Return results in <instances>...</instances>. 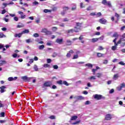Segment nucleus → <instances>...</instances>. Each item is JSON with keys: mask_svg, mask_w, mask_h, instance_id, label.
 I'll use <instances>...</instances> for the list:
<instances>
[{"mask_svg": "<svg viewBox=\"0 0 125 125\" xmlns=\"http://www.w3.org/2000/svg\"><path fill=\"white\" fill-rule=\"evenodd\" d=\"M102 4H104V5H107V6H109V7H112L111 2L107 1V0H103L102 1Z\"/></svg>", "mask_w": 125, "mask_h": 125, "instance_id": "nucleus-1", "label": "nucleus"}, {"mask_svg": "<svg viewBox=\"0 0 125 125\" xmlns=\"http://www.w3.org/2000/svg\"><path fill=\"white\" fill-rule=\"evenodd\" d=\"M75 29H69L67 31L68 34H70V33H73V32H75V33H78L79 32V28L77 27H74Z\"/></svg>", "mask_w": 125, "mask_h": 125, "instance_id": "nucleus-2", "label": "nucleus"}, {"mask_svg": "<svg viewBox=\"0 0 125 125\" xmlns=\"http://www.w3.org/2000/svg\"><path fill=\"white\" fill-rule=\"evenodd\" d=\"M94 99H96L97 100H100L102 98H105V97H103L101 95L95 94L93 96Z\"/></svg>", "mask_w": 125, "mask_h": 125, "instance_id": "nucleus-3", "label": "nucleus"}, {"mask_svg": "<svg viewBox=\"0 0 125 125\" xmlns=\"http://www.w3.org/2000/svg\"><path fill=\"white\" fill-rule=\"evenodd\" d=\"M99 22L101 24H103L104 25H105L107 23V21L106 19L104 18H102L99 20Z\"/></svg>", "mask_w": 125, "mask_h": 125, "instance_id": "nucleus-4", "label": "nucleus"}, {"mask_svg": "<svg viewBox=\"0 0 125 125\" xmlns=\"http://www.w3.org/2000/svg\"><path fill=\"white\" fill-rule=\"evenodd\" d=\"M125 83H123L120 84V86H118L117 87V90H118V91H121V90H122L123 88H125Z\"/></svg>", "mask_w": 125, "mask_h": 125, "instance_id": "nucleus-5", "label": "nucleus"}, {"mask_svg": "<svg viewBox=\"0 0 125 125\" xmlns=\"http://www.w3.org/2000/svg\"><path fill=\"white\" fill-rule=\"evenodd\" d=\"M112 119V115L110 114H107L105 115L104 120L105 121H110V120Z\"/></svg>", "mask_w": 125, "mask_h": 125, "instance_id": "nucleus-6", "label": "nucleus"}, {"mask_svg": "<svg viewBox=\"0 0 125 125\" xmlns=\"http://www.w3.org/2000/svg\"><path fill=\"white\" fill-rule=\"evenodd\" d=\"M18 13L19 14H20L21 19H25V18H26V15H23L24 14V13H23V12H21V11H19L18 12Z\"/></svg>", "mask_w": 125, "mask_h": 125, "instance_id": "nucleus-7", "label": "nucleus"}, {"mask_svg": "<svg viewBox=\"0 0 125 125\" xmlns=\"http://www.w3.org/2000/svg\"><path fill=\"white\" fill-rule=\"evenodd\" d=\"M56 42H57V43H59V44H62L63 43V38L57 39L56 40Z\"/></svg>", "mask_w": 125, "mask_h": 125, "instance_id": "nucleus-8", "label": "nucleus"}, {"mask_svg": "<svg viewBox=\"0 0 125 125\" xmlns=\"http://www.w3.org/2000/svg\"><path fill=\"white\" fill-rule=\"evenodd\" d=\"M22 80H23L24 81H26V82H28L29 81L31 80V78H28L27 76H23L21 77Z\"/></svg>", "mask_w": 125, "mask_h": 125, "instance_id": "nucleus-9", "label": "nucleus"}, {"mask_svg": "<svg viewBox=\"0 0 125 125\" xmlns=\"http://www.w3.org/2000/svg\"><path fill=\"white\" fill-rule=\"evenodd\" d=\"M5 88H6V87L5 86H2L0 87V92L1 93H3L4 91H5Z\"/></svg>", "mask_w": 125, "mask_h": 125, "instance_id": "nucleus-10", "label": "nucleus"}, {"mask_svg": "<svg viewBox=\"0 0 125 125\" xmlns=\"http://www.w3.org/2000/svg\"><path fill=\"white\" fill-rule=\"evenodd\" d=\"M18 77H15L14 78L13 77H9L8 79V80L9 82H12V81H15V80H17Z\"/></svg>", "mask_w": 125, "mask_h": 125, "instance_id": "nucleus-11", "label": "nucleus"}, {"mask_svg": "<svg viewBox=\"0 0 125 125\" xmlns=\"http://www.w3.org/2000/svg\"><path fill=\"white\" fill-rule=\"evenodd\" d=\"M57 10V7H53L51 10H47V12H51V11H56Z\"/></svg>", "mask_w": 125, "mask_h": 125, "instance_id": "nucleus-12", "label": "nucleus"}, {"mask_svg": "<svg viewBox=\"0 0 125 125\" xmlns=\"http://www.w3.org/2000/svg\"><path fill=\"white\" fill-rule=\"evenodd\" d=\"M78 119V116H72L70 118V121H76Z\"/></svg>", "mask_w": 125, "mask_h": 125, "instance_id": "nucleus-13", "label": "nucleus"}, {"mask_svg": "<svg viewBox=\"0 0 125 125\" xmlns=\"http://www.w3.org/2000/svg\"><path fill=\"white\" fill-rule=\"evenodd\" d=\"M29 33H30L29 29H25L21 32V34L23 35V34H29Z\"/></svg>", "mask_w": 125, "mask_h": 125, "instance_id": "nucleus-14", "label": "nucleus"}, {"mask_svg": "<svg viewBox=\"0 0 125 125\" xmlns=\"http://www.w3.org/2000/svg\"><path fill=\"white\" fill-rule=\"evenodd\" d=\"M113 38H116L118 39L119 38V34H118V32H115L112 36Z\"/></svg>", "mask_w": 125, "mask_h": 125, "instance_id": "nucleus-15", "label": "nucleus"}, {"mask_svg": "<svg viewBox=\"0 0 125 125\" xmlns=\"http://www.w3.org/2000/svg\"><path fill=\"white\" fill-rule=\"evenodd\" d=\"M103 55H104V54H102L101 53H97V57H99V58L103 57Z\"/></svg>", "mask_w": 125, "mask_h": 125, "instance_id": "nucleus-16", "label": "nucleus"}, {"mask_svg": "<svg viewBox=\"0 0 125 125\" xmlns=\"http://www.w3.org/2000/svg\"><path fill=\"white\" fill-rule=\"evenodd\" d=\"M22 35V33H19V34H16L15 35V38H17V37H18V38H21Z\"/></svg>", "mask_w": 125, "mask_h": 125, "instance_id": "nucleus-17", "label": "nucleus"}, {"mask_svg": "<svg viewBox=\"0 0 125 125\" xmlns=\"http://www.w3.org/2000/svg\"><path fill=\"white\" fill-rule=\"evenodd\" d=\"M24 25L23 23H20V24H18L17 26V28H23Z\"/></svg>", "mask_w": 125, "mask_h": 125, "instance_id": "nucleus-18", "label": "nucleus"}, {"mask_svg": "<svg viewBox=\"0 0 125 125\" xmlns=\"http://www.w3.org/2000/svg\"><path fill=\"white\" fill-rule=\"evenodd\" d=\"M98 38H93L91 40L92 42H98Z\"/></svg>", "mask_w": 125, "mask_h": 125, "instance_id": "nucleus-19", "label": "nucleus"}, {"mask_svg": "<svg viewBox=\"0 0 125 125\" xmlns=\"http://www.w3.org/2000/svg\"><path fill=\"white\" fill-rule=\"evenodd\" d=\"M85 66L88 67L89 68H92V67H93V65L91 63L85 64Z\"/></svg>", "mask_w": 125, "mask_h": 125, "instance_id": "nucleus-20", "label": "nucleus"}, {"mask_svg": "<svg viewBox=\"0 0 125 125\" xmlns=\"http://www.w3.org/2000/svg\"><path fill=\"white\" fill-rule=\"evenodd\" d=\"M72 44V41L70 40L66 41V45H71Z\"/></svg>", "mask_w": 125, "mask_h": 125, "instance_id": "nucleus-21", "label": "nucleus"}, {"mask_svg": "<svg viewBox=\"0 0 125 125\" xmlns=\"http://www.w3.org/2000/svg\"><path fill=\"white\" fill-rule=\"evenodd\" d=\"M25 42H27V43H30V42H33V40H32L31 39H29L26 40Z\"/></svg>", "mask_w": 125, "mask_h": 125, "instance_id": "nucleus-22", "label": "nucleus"}, {"mask_svg": "<svg viewBox=\"0 0 125 125\" xmlns=\"http://www.w3.org/2000/svg\"><path fill=\"white\" fill-rule=\"evenodd\" d=\"M88 79L90 80H93L95 81V80H96V78H95V76H91L90 78H88Z\"/></svg>", "mask_w": 125, "mask_h": 125, "instance_id": "nucleus-23", "label": "nucleus"}, {"mask_svg": "<svg viewBox=\"0 0 125 125\" xmlns=\"http://www.w3.org/2000/svg\"><path fill=\"white\" fill-rule=\"evenodd\" d=\"M80 123H81V120H79L74 123H73L71 124V125H79Z\"/></svg>", "mask_w": 125, "mask_h": 125, "instance_id": "nucleus-24", "label": "nucleus"}, {"mask_svg": "<svg viewBox=\"0 0 125 125\" xmlns=\"http://www.w3.org/2000/svg\"><path fill=\"white\" fill-rule=\"evenodd\" d=\"M44 48V45H41L39 46V49H40V50H42Z\"/></svg>", "mask_w": 125, "mask_h": 125, "instance_id": "nucleus-25", "label": "nucleus"}, {"mask_svg": "<svg viewBox=\"0 0 125 125\" xmlns=\"http://www.w3.org/2000/svg\"><path fill=\"white\" fill-rule=\"evenodd\" d=\"M42 33H47V29L46 28H43L42 30Z\"/></svg>", "mask_w": 125, "mask_h": 125, "instance_id": "nucleus-26", "label": "nucleus"}, {"mask_svg": "<svg viewBox=\"0 0 125 125\" xmlns=\"http://www.w3.org/2000/svg\"><path fill=\"white\" fill-rule=\"evenodd\" d=\"M6 38V36H5L3 33H0V38Z\"/></svg>", "mask_w": 125, "mask_h": 125, "instance_id": "nucleus-27", "label": "nucleus"}, {"mask_svg": "<svg viewBox=\"0 0 125 125\" xmlns=\"http://www.w3.org/2000/svg\"><path fill=\"white\" fill-rule=\"evenodd\" d=\"M96 15L97 17H100L101 16H102V14H101V12H98Z\"/></svg>", "mask_w": 125, "mask_h": 125, "instance_id": "nucleus-28", "label": "nucleus"}, {"mask_svg": "<svg viewBox=\"0 0 125 125\" xmlns=\"http://www.w3.org/2000/svg\"><path fill=\"white\" fill-rule=\"evenodd\" d=\"M57 83H58V84H62L63 81L62 80H60L57 82Z\"/></svg>", "mask_w": 125, "mask_h": 125, "instance_id": "nucleus-29", "label": "nucleus"}, {"mask_svg": "<svg viewBox=\"0 0 125 125\" xmlns=\"http://www.w3.org/2000/svg\"><path fill=\"white\" fill-rule=\"evenodd\" d=\"M103 64H104V65H106V64H108V60H104Z\"/></svg>", "mask_w": 125, "mask_h": 125, "instance_id": "nucleus-30", "label": "nucleus"}, {"mask_svg": "<svg viewBox=\"0 0 125 125\" xmlns=\"http://www.w3.org/2000/svg\"><path fill=\"white\" fill-rule=\"evenodd\" d=\"M49 118L51 120H55V119H56L55 116H54V115H51Z\"/></svg>", "mask_w": 125, "mask_h": 125, "instance_id": "nucleus-31", "label": "nucleus"}, {"mask_svg": "<svg viewBox=\"0 0 125 125\" xmlns=\"http://www.w3.org/2000/svg\"><path fill=\"white\" fill-rule=\"evenodd\" d=\"M102 76V73L99 72L97 73V77L98 78H101V77Z\"/></svg>", "mask_w": 125, "mask_h": 125, "instance_id": "nucleus-32", "label": "nucleus"}, {"mask_svg": "<svg viewBox=\"0 0 125 125\" xmlns=\"http://www.w3.org/2000/svg\"><path fill=\"white\" fill-rule=\"evenodd\" d=\"M62 84H64L65 85H66L67 86H68V85H69V83H68L66 81H63L62 82Z\"/></svg>", "mask_w": 125, "mask_h": 125, "instance_id": "nucleus-33", "label": "nucleus"}, {"mask_svg": "<svg viewBox=\"0 0 125 125\" xmlns=\"http://www.w3.org/2000/svg\"><path fill=\"white\" fill-rule=\"evenodd\" d=\"M34 69L35 70V71H39V68H38V66L37 65H34Z\"/></svg>", "mask_w": 125, "mask_h": 125, "instance_id": "nucleus-34", "label": "nucleus"}, {"mask_svg": "<svg viewBox=\"0 0 125 125\" xmlns=\"http://www.w3.org/2000/svg\"><path fill=\"white\" fill-rule=\"evenodd\" d=\"M33 37H34V38H38V37H40V35L38 33H35L33 34Z\"/></svg>", "mask_w": 125, "mask_h": 125, "instance_id": "nucleus-35", "label": "nucleus"}, {"mask_svg": "<svg viewBox=\"0 0 125 125\" xmlns=\"http://www.w3.org/2000/svg\"><path fill=\"white\" fill-rule=\"evenodd\" d=\"M14 20L15 21H16V22H17V21H18L19 20V18H18L17 17H16V16H15L14 17Z\"/></svg>", "mask_w": 125, "mask_h": 125, "instance_id": "nucleus-36", "label": "nucleus"}, {"mask_svg": "<svg viewBox=\"0 0 125 125\" xmlns=\"http://www.w3.org/2000/svg\"><path fill=\"white\" fill-rule=\"evenodd\" d=\"M77 58H79V56L78 55H74L73 56V59H77Z\"/></svg>", "mask_w": 125, "mask_h": 125, "instance_id": "nucleus-37", "label": "nucleus"}, {"mask_svg": "<svg viewBox=\"0 0 125 125\" xmlns=\"http://www.w3.org/2000/svg\"><path fill=\"white\" fill-rule=\"evenodd\" d=\"M118 64H120V65H122V66H125V62H120Z\"/></svg>", "mask_w": 125, "mask_h": 125, "instance_id": "nucleus-38", "label": "nucleus"}, {"mask_svg": "<svg viewBox=\"0 0 125 125\" xmlns=\"http://www.w3.org/2000/svg\"><path fill=\"white\" fill-rule=\"evenodd\" d=\"M122 41H123V38H120L119 41H118L117 43H118V44H121Z\"/></svg>", "mask_w": 125, "mask_h": 125, "instance_id": "nucleus-39", "label": "nucleus"}, {"mask_svg": "<svg viewBox=\"0 0 125 125\" xmlns=\"http://www.w3.org/2000/svg\"><path fill=\"white\" fill-rule=\"evenodd\" d=\"M104 49V48L102 46H99L98 48V50H103Z\"/></svg>", "mask_w": 125, "mask_h": 125, "instance_id": "nucleus-40", "label": "nucleus"}, {"mask_svg": "<svg viewBox=\"0 0 125 125\" xmlns=\"http://www.w3.org/2000/svg\"><path fill=\"white\" fill-rule=\"evenodd\" d=\"M112 50L115 51L116 49H117V46H113L111 48Z\"/></svg>", "mask_w": 125, "mask_h": 125, "instance_id": "nucleus-41", "label": "nucleus"}, {"mask_svg": "<svg viewBox=\"0 0 125 125\" xmlns=\"http://www.w3.org/2000/svg\"><path fill=\"white\" fill-rule=\"evenodd\" d=\"M57 27H53L52 28V31H53L54 32H55V31H56V30H57Z\"/></svg>", "mask_w": 125, "mask_h": 125, "instance_id": "nucleus-42", "label": "nucleus"}, {"mask_svg": "<svg viewBox=\"0 0 125 125\" xmlns=\"http://www.w3.org/2000/svg\"><path fill=\"white\" fill-rule=\"evenodd\" d=\"M115 91V90H114V89H111L110 91H109V93L110 94H111L112 93H114Z\"/></svg>", "mask_w": 125, "mask_h": 125, "instance_id": "nucleus-43", "label": "nucleus"}, {"mask_svg": "<svg viewBox=\"0 0 125 125\" xmlns=\"http://www.w3.org/2000/svg\"><path fill=\"white\" fill-rule=\"evenodd\" d=\"M3 63H6V62H5V61H2L0 63V66H2Z\"/></svg>", "mask_w": 125, "mask_h": 125, "instance_id": "nucleus-44", "label": "nucleus"}, {"mask_svg": "<svg viewBox=\"0 0 125 125\" xmlns=\"http://www.w3.org/2000/svg\"><path fill=\"white\" fill-rule=\"evenodd\" d=\"M89 104H90L89 101H87L85 102V105H89Z\"/></svg>", "mask_w": 125, "mask_h": 125, "instance_id": "nucleus-45", "label": "nucleus"}, {"mask_svg": "<svg viewBox=\"0 0 125 125\" xmlns=\"http://www.w3.org/2000/svg\"><path fill=\"white\" fill-rule=\"evenodd\" d=\"M113 77L115 79H118L119 78V75L118 74H115Z\"/></svg>", "mask_w": 125, "mask_h": 125, "instance_id": "nucleus-46", "label": "nucleus"}, {"mask_svg": "<svg viewBox=\"0 0 125 125\" xmlns=\"http://www.w3.org/2000/svg\"><path fill=\"white\" fill-rule=\"evenodd\" d=\"M115 16L116 17H117V18H118V19L119 18V17H120V15L118 14L117 13H115Z\"/></svg>", "mask_w": 125, "mask_h": 125, "instance_id": "nucleus-47", "label": "nucleus"}, {"mask_svg": "<svg viewBox=\"0 0 125 125\" xmlns=\"http://www.w3.org/2000/svg\"><path fill=\"white\" fill-rule=\"evenodd\" d=\"M80 7H81V8H83V7H84V6H83V3L81 2L80 3Z\"/></svg>", "mask_w": 125, "mask_h": 125, "instance_id": "nucleus-48", "label": "nucleus"}, {"mask_svg": "<svg viewBox=\"0 0 125 125\" xmlns=\"http://www.w3.org/2000/svg\"><path fill=\"white\" fill-rule=\"evenodd\" d=\"M33 62H34V59H31L29 60V63H30V64H32V63H33Z\"/></svg>", "mask_w": 125, "mask_h": 125, "instance_id": "nucleus-49", "label": "nucleus"}, {"mask_svg": "<svg viewBox=\"0 0 125 125\" xmlns=\"http://www.w3.org/2000/svg\"><path fill=\"white\" fill-rule=\"evenodd\" d=\"M53 67L54 69H58V65H53Z\"/></svg>", "mask_w": 125, "mask_h": 125, "instance_id": "nucleus-50", "label": "nucleus"}, {"mask_svg": "<svg viewBox=\"0 0 125 125\" xmlns=\"http://www.w3.org/2000/svg\"><path fill=\"white\" fill-rule=\"evenodd\" d=\"M83 35H81L79 38V40H80V41H82V40H83Z\"/></svg>", "mask_w": 125, "mask_h": 125, "instance_id": "nucleus-51", "label": "nucleus"}, {"mask_svg": "<svg viewBox=\"0 0 125 125\" xmlns=\"http://www.w3.org/2000/svg\"><path fill=\"white\" fill-rule=\"evenodd\" d=\"M97 69H93L92 72L93 73V75H95V72H96Z\"/></svg>", "mask_w": 125, "mask_h": 125, "instance_id": "nucleus-52", "label": "nucleus"}, {"mask_svg": "<svg viewBox=\"0 0 125 125\" xmlns=\"http://www.w3.org/2000/svg\"><path fill=\"white\" fill-rule=\"evenodd\" d=\"M81 25H82V24L80 23V22H77L76 23L77 27H81Z\"/></svg>", "mask_w": 125, "mask_h": 125, "instance_id": "nucleus-53", "label": "nucleus"}, {"mask_svg": "<svg viewBox=\"0 0 125 125\" xmlns=\"http://www.w3.org/2000/svg\"><path fill=\"white\" fill-rule=\"evenodd\" d=\"M69 21V20L67 18H65L63 20L62 22H68Z\"/></svg>", "mask_w": 125, "mask_h": 125, "instance_id": "nucleus-54", "label": "nucleus"}, {"mask_svg": "<svg viewBox=\"0 0 125 125\" xmlns=\"http://www.w3.org/2000/svg\"><path fill=\"white\" fill-rule=\"evenodd\" d=\"M63 9H64V10H69V7H63Z\"/></svg>", "mask_w": 125, "mask_h": 125, "instance_id": "nucleus-55", "label": "nucleus"}, {"mask_svg": "<svg viewBox=\"0 0 125 125\" xmlns=\"http://www.w3.org/2000/svg\"><path fill=\"white\" fill-rule=\"evenodd\" d=\"M33 4H34L35 5H37L39 4V3L38 2V1H35L33 2Z\"/></svg>", "mask_w": 125, "mask_h": 125, "instance_id": "nucleus-56", "label": "nucleus"}, {"mask_svg": "<svg viewBox=\"0 0 125 125\" xmlns=\"http://www.w3.org/2000/svg\"><path fill=\"white\" fill-rule=\"evenodd\" d=\"M66 57H67L68 58H70V57H71V54L70 53H67L66 54Z\"/></svg>", "mask_w": 125, "mask_h": 125, "instance_id": "nucleus-57", "label": "nucleus"}, {"mask_svg": "<svg viewBox=\"0 0 125 125\" xmlns=\"http://www.w3.org/2000/svg\"><path fill=\"white\" fill-rule=\"evenodd\" d=\"M90 15L91 16H95V15H96V14L95 13H91L90 14Z\"/></svg>", "mask_w": 125, "mask_h": 125, "instance_id": "nucleus-58", "label": "nucleus"}, {"mask_svg": "<svg viewBox=\"0 0 125 125\" xmlns=\"http://www.w3.org/2000/svg\"><path fill=\"white\" fill-rule=\"evenodd\" d=\"M0 117H4V112H1L0 114Z\"/></svg>", "mask_w": 125, "mask_h": 125, "instance_id": "nucleus-59", "label": "nucleus"}, {"mask_svg": "<svg viewBox=\"0 0 125 125\" xmlns=\"http://www.w3.org/2000/svg\"><path fill=\"white\" fill-rule=\"evenodd\" d=\"M3 20H4L5 22H8V21H9V19L6 18H4Z\"/></svg>", "mask_w": 125, "mask_h": 125, "instance_id": "nucleus-60", "label": "nucleus"}, {"mask_svg": "<svg viewBox=\"0 0 125 125\" xmlns=\"http://www.w3.org/2000/svg\"><path fill=\"white\" fill-rule=\"evenodd\" d=\"M13 57L14 58H16V57H17V54H14L13 55H12Z\"/></svg>", "mask_w": 125, "mask_h": 125, "instance_id": "nucleus-61", "label": "nucleus"}, {"mask_svg": "<svg viewBox=\"0 0 125 125\" xmlns=\"http://www.w3.org/2000/svg\"><path fill=\"white\" fill-rule=\"evenodd\" d=\"M125 26H123L121 28V31H124V30H125Z\"/></svg>", "mask_w": 125, "mask_h": 125, "instance_id": "nucleus-62", "label": "nucleus"}, {"mask_svg": "<svg viewBox=\"0 0 125 125\" xmlns=\"http://www.w3.org/2000/svg\"><path fill=\"white\" fill-rule=\"evenodd\" d=\"M6 12V11L5 10H3L1 12V14H4Z\"/></svg>", "mask_w": 125, "mask_h": 125, "instance_id": "nucleus-63", "label": "nucleus"}, {"mask_svg": "<svg viewBox=\"0 0 125 125\" xmlns=\"http://www.w3.org/2000/svg\"><path fill=\"white\" fill-rule=\"evenodd\" d=\"M125 38V33L122 35L121 39H123V40H124V39Z\"/></svg>", "mask_w": 125, "mask_h": 125, "instance_id": "nucleus-64", "label": "nucleus"}]
</instances>
